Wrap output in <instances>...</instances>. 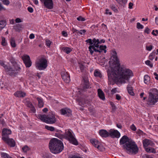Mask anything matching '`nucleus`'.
Returning a JSON list of instances; mask_svg holds the SVG:
<instances>
[{"label": "nucleus", "mask_w": 158, "mask_h": 158, "mask_svg": "<svg viewBox=\"0 0 158 158\" xmlns=\"http://www.w3.org/2000/svg\"><path fill=\"white\" fill-rule=\"evenodd\" d=\"M109 63L113 65H117L113 71H108V76L109 80H113L116 82L126 83L125 80L128 81L133 74L132 71L128 69L120 67L119 61L117 56V53L115 50H113Z\"/></svg>", "instance_id": "obj_1"}, {"label": "nucleus", "mask_w": 158, "mask_h": 158, "mask_svg": "<svg viewBox=\"0 0 158 158\" xmlns=\"http://www.w3.org/2000/svg\"><path fill=\"white\" fill-rule=\"evenodd\" d=\"M120 145L124 144L123 147L127 152L135 154L138 152V148L135 142L130 141L129 138L126 135L123 136L120 140Z\"/></svg>", "instance_id": "obj_2"}, {"label": "nucleus", "mask_w": 158, "mask_h": 158, "mask_svg": "<svg viewBox=\"0 0 158 158\" xmlns=\"http://www.w3.org/2000/svg\"><path fill=\"white\" fill-rule=\"evenodd\" d=\"M49 147L52 153L57 154L62 151L64 148V145L60 140L56 138H53L49 141Z\"/></svg>", "instance_id": "obj_3"}, {"label": "nucleus", "mask_w": 158, "mask_h": 158, "mask_svg": "<svg viewBox=\"0 0 158 158\" xmlns=\"http://www.w3.org/2000/svg\"><path fill=\"white\" fill-rule=\"evenodd\" d=\"M158 102V90L152 89L149 93L147 104L148 106L154 105Z\"/></svg>", "instance_id": "obj_4"}, {"label": "nucleus", "mask_w": 158, "mask_h": 158, "mask_svg": "<svg viewBox=\"0 0 158 158\" xmlns=\"http://www.w3.org/2000/svg\"><path fill=\"white\" fill-rule=\"evenodd\" d=\"M40 120L46 123L53 124L56 121L55 115L52 113L49 114L48 115H40Z\"/></svg>", "instance_id": "obj_5"}, {"label": "nucleus", "mask_w": 158, "mask_h": 158, "mask_svg": "<svg viewBox=\"0 0 158 158\" xmlns=\"http://www.w3.org/2000/svg\"><path fill=\"white\" fill-rule=\"evenodd\" d=\"M64 137L66 139L69 140L72 144L75 145L78 144L77 140L74 136L70 130H65Z\"/></svg>", "instance_id": "obj_6"}, {"label": "nucleus", "mask_w": 158, "mask_h": 158, "mask_svg": "<svg viewBox=\"0 0 158 158\" xmlns=\"http://www.w3.org/2000/svg\"><path fill=\"white\" fill-rule=\"evenodd\" d=\"M89 82L88 77L84 75L82 77V80L80 85L81 89L82 91H85L86 89L91 88Z\"/></svg>", "instance_id": "obj_7"}, {"label": "nucleus", "mask_w": 158, "mask_h": 158, "mask_svg": "<svg viewBox=\"0 0 158 158\" xmlns=\"http://www.w3.org/2000/svg\"><path fill=\"white\" fill-rule=\"evenodd\" d=\"M106 45H100L99 47V49H97L95 48L94 45H90L89 47V51L91 55H92L94 51L96 52H98L101 53L103 51L105 53L106 52Z\"/></svg>", "instance_id": "obj_8"}, {"label": "nucleus", "mask_w": 158, "mask_h": 158, "mask_svg": "<svg viewBox=\"0 0 158 158\" xmlns=\"http://www.w3.org/2000/svg\"><path fill=\"white\" fill-rule=\"evenodd\" d=\"M13 66V67L11 66H8L5 70L6 72L10 76H15L18 73L17 70L18 69H20V68L18 66Z\"/></svg>", "instance_id": "obj_9"}, {"label": "nucleus", "mask_w": 158, "mask_h": 158, "mask_svg": "<svg viewBox=\"0 0 158 158\" xmlns=\"http://www.w3.org/2000/svg\"><path fill=\"white\" fill-rule=\"evenodd\" d=\"M48 60L44 55L40 56V70H44L48 66Z\"/></svg>", "instance_id": "obj_10"}, {"label": "nucleus", "mask_w": 158, "mask_h": 158, "mask_svg": "<svg viewBox=\"0 0 158 158\" xmlns=\"http://www.w3.org/2000/svg\"><path fill=\"white\" fill-rule=\"evenodd\" d=\"M22 59L27 68L30 67L31 65L32 62L30 56L27 55H24L22 56Z\"/></svg>", "instance_id": "obj_11"}, {"label": "nucleus", "mask_w": 158, "mask_h": 158, "mask_svg": "<svg viewBox=\"0 0 158 158\" xmlns=\"http://www.w3.org/2000/svg\"><path fill=\"white\" fill-rule=\"evenodd\" d=\"M2 139L11 147H13L15 145V142L13 139L5 136L2 137Z\"/></svg>", "instance_id": "obj_12"}, {"label": "nucleus", "mask_w": 158, "mask_h": 158, "mask_svg": "<svg viewBox=\"0 0 158 158\" xmlns=\"http://www.w3.org/2000/svg\"><path fill=\"white\" fill-rule=\"evenodd\" d=\"M44 3L45 7L48 9L53 8V2L52 0H40Z\"/></svg>", "instance_id": "obj_13"}, {"label": "nucleus", "mask_w": 158, "mask_h": 158, "mask_svg": "<svg viewBox=\"0 0 158 158\" xmlns=\"http://www.w3.org/2000/svg\"><path fill=\"white\" fill-rule=\"evenodd\" d=\"M120 136V132L117 130H110L109 131V136L113 138H119Z\"/></svg>", "instance_id": "obj_14"}, {"label": "nucleus", "mask_w": 158, "mask_h": 158, "mask_svg": "<svg viewBox=\"0 0 158 158\" xmlns=\"http://www.w3.org/2000/svg\"><path fill=\"white\" fill-rule=\"evenodd\" d=\"M61 76L63 81L66 83H69L70 81L69 74L67 72H62L61 73Z\"/></svg>", "instance_id": "obj_15"}, {"label": "nucleus", "mask_w": 158, "mask_h": 158, "mask_svg": "<svg viewBox=\"0 0 158 158\" xmlns=\"http://www.w3.org/2000/svg\"><path fill=\"white\" fill-rule=\"evenodd\" d=\"M61 114L63 115H66L67 116H70L72 115V111L67 108H63L60 110Z\"/></svg>", "instance_id": "obj_16"}, {"label": "nucleus", "mask_w": 158, "mask_h": 158, "mask_svg": "<svg viewBox=\"0 0 158 158\" xmlns=\"http://www.w3.org/2000/svg\"><path fill=\"white\" fill-rule=\"evenodd\" d=\"M25 104L26 106L30 108L31 110L33 113H35V109L34 107L33 106L31 102L29 101V100H26L25 102Z\"/></svg>", "instance_id": "obj_17"}, {"label": "nucleus", "mask_w": 158, "mask_h": 158, "mask_svg": "<svg viewBox=\"0 0 158 158\" xmlns=\"http://www.w3.org/2000/svg\"><path fill=\"white\" fill-rule=\"evenodd\" d=\"M109 131L108 132L106 130L101 129L99 131V134L102 137L106 138L109 136Z\"/></svg>", "instance_id": "obj_18"}, {"label": "nucleus", "mask_w": 158, "mask_h": 158, "mask_svg": "<svg viewBox=\"0 0 158 158\" xmlns=\"http://www.w3.org/2000/svg\"><path fill=\"white\" fill-rule=\"evenodd\" d=\"M91 143L95 147L97 148L99 150H100V143L97 140L95 139H91L90 140Z\"/></svg>", "instance_id": "obj_19"}, {"label": "nucleus", "mask_w": 158, "mask_h": 158, "mask_svg": "<svg viewBox=\"0 0 158 158\" xmlns=\"http://www.w3.org/2000/svg\"><path fill=\"white\" fill-rule=\"evenodd\" d=\"M11 131L10 129H3L2 131V137L5 136L9 137L8 135L11 134Z\"/></svg>", "instance_id": "obj_20"}, {"label": "nucleus", "mask_w": 158, "mask_h": 158, "mask_svg": "<svg viewBox=\"0 0 158 158\" xmlns=\"http://www.w3.org/2000/svg\"><path fill=\"white\" fill-rule=\"evenodd\" d=\"M15 96L17 97H23L26 95V94L22 91H17L14 94Z\"/></svg>", "instance_id": "obj_21"}, {"label": "nucleus", "mask_w": 158, "mask_h": 158, "mask_svg": "<svg viewBox=\"0 0 158 158\" xmlns=\"http://www.w3.org/2000/svg\"><path fill=\"white\" fill-rule=\"evenodd\" d=\"M98 96L99 98L102 100L105 99V98L104 93L100 89H98Z\"/></svg>", "instance_id": "obj_22"}, {"label": "nucleus", "mask_w": 158, "mask_h": 158, "mask_svg": "<svg viewBox=\"0 0 158 158\" xmlns=\"http://www.w3.org/2000/svg\"><path fill=\"white\" fill-rule=\"evenodd\" d=\"M151 141L150 140L147 139H145L143 141V146L144 147L146 148L148 146L151 144Z\"/></svg>", "instance_id": "obj_23"}, {"label": "nucleus", "mask_w": 158, "mask_h": 158, "mask_svg": "<svg viewBox=\"0 0 158 158\" xmlns=\"http://www.w3.org/2000/svg\"><path fill=\"white\" fill-rule=\"evenodd\" d=\"M127 89L129 94L132 96L134 95V93L133 92L132 87L130 85H128L127 87Z\"/></svg>", "instance_id": "obj_24"}, {"label": "nucleus", "mask_w": 158, "mask_h": 158, "mask_svg": "<svg viewBox=\"0 0 158 158\" xmlns=\"http://www.w3.org/2000/svg\"><path fill=\"white\" fill-rule=\"evenodd\" d=\"M10 43L12 47L15 48L16 47L15 40L14 38L12 37L10 38Z\"/></svg>", "instance_id": "obj_25"}, {"label": "nucleus", "mask_w": 158, "mask_h": 158, "mask_svg": "<svg viewBox=\"0 0 158 158\" xmlns=\"http://www.w3.org/2000/svg\"><path fill=\"white\" fill-rule=\"evenodd\" d=\"M9 60L13 66H18L17 63L15 61V59L13 57H10L9 59Z\"/></svg>", "instance_id": "obj_26"}, {"label": "nucleus", "mask_w": 158, "mask_h": 158, "mask_svg": "<svg viewBox=\"0 0 158 158\" xmlns=\"http://www.w3.org/2000/svg\"><path fill=\"white\" fill-rule=\"evenodd\" d=\"M6 25V22L4 20L0 21V31Z\"/></svg>", "instance_id": "obj_27"}, {"label": "nucleus", "mask_w": 158, "mask_h": 158, "mask_svg": "<svg viewBox=\"0 0 158 158\" xmlns=\"http://www.w3.org/2000/svg\"><path fill=\"white\" fill-rule=\"evenodd\" d=\"M62 50L66 53L69 54L72 51V49L69 47H63Z\"/></svg>", "instance_id": "obj_28"}, {"label": "nucleus", "mask_w": 158, "mask_h": 158, "mask_svg": "<svg viewBox=\"0 0 158 158\" xmlns=\"http://www.w3.org/2000/svg\"><path fill=\"white\" fill-rule=\"evenodd\" d=\"M150 78L148 75H145L144 77V82L145 83L148 84L150 81Z\"/></svg>", "instance_id": "obj_29"}, {"label": "nucleus", "mask_w": 158, "mask_h": 158, "mask_svg": "<svg viewBox=\"0 0 158 158\" xmlns=\"http://www.w3.org/2000/svg\"><path fill=\"white\" fill-rule=\"evenodd\" d=\"M94 74L95 76L101 77H102V74L100 72L97 70L94 71Z\"/></svg>", "instance_id": "obj_30"}, {"label": "nucleus", "mask_w": 158, "mask_h": 158, "mask_svg": "<svg viewBox=\"0 0 158 158\" xmlns=\"http://www.w3.org/2000/svg\"><path fill=\"white\" fill-rule=\"evenodd\" d=\"M45 128L46 129L51 131H53L55 130V128L52 126H49L46 125L45 126Z\"/></svg>", "instance_id": "obj_31"}, {"label": "nucleus", "mask_w": 158, "mask_h": 158, "mask_svg": "<svg viewBox=\"0 0 158 158\" xmlns=\"http://www.w3.org/2000/svg\"><path fill=\"white\" fill-rule=\"evenodd\" d=\"M60 133H55V135L61 139L65 138L64 134L63 135L61 134Z\"/></svg>", "instance_id": "obj_32"}, {"label": "nucleus", "mask_w": 158, "mask_h": 158, "mask_svg": "<svg viewBox=\"0 0 158 158\" xmlns=\"http://www.w3.org/2000/svg\"><path fill=\"white\" fill-rule=\"evenodd\" d=\"M2 40L1 44L3 46H6L7 45V43L6 42V39L5 37H2Z\"/></svg>", "instance_id": "obj_33"}, {"label": "nucleus", "mask_w": 158, "mask_h": 158, "mask_svg": "<svg viewBox=\"0 0 158 158\" xmlns=\"http://www.w3.org/2000/svg\"><path fill=\"white\" fill-rule=\"evenodd\" d=\"M0 1L2 2L4 5L7 6H8L10 3V2L9 0H0Z\"/></svg>", "instance_id": "obj_34"}, {"label": "nucleus", "mask_w": 158, "mask_h": 158, "mask_svg": "<svg viewBox=\"0 0 158 158\" xmlns=\"http://www.w3.org/2000/svg\"><path fill=\"white\" fill-rule=\"evenodd\" d=\"M110 7L111 9L114 12H117L118 11L117 9L115 7L114 5H110Z\"/></svg>", "instance_id": "obj_35"}, {"label": "nucleus", "mask_w": 158, "mask_h": 158, "mask_svg": "<svg viewBox=\"0 0 158 158\" xmlns=\"http://www.w3.org/2000/svg\"><path fill=\"white\" fill-rule=\"evenodd\" d=\"M42 158H52L51 155L48 153H45L42 156Z\"/></svg>", "instance_id": "obj_36"}, {"label": "nucleus", "mask_w": 158, "mask_h": 158, "mask_svg": "<svg viewBox=\"0 0 158 158\" xmlns=\"http://www.w3.org/2000/svg\"><path fill=\"white\" fill-rule=\"evenodd\" d=\"M2 156L3 157V158H9L10 156L6 153H2Z\"/></svg>", "instance_id": "obj_37"}, {"label": "nucleus", "mask_w": 158, "mask_h": 158, "mask_svg": "<svg viewBox=\"0 0 158 158\" xmlns=\"http://www.w3.org/2000/svg\"><path fill=\"white\" fill-rule=\"evenodd\" d=\"M0 65L3 66L5 69L6 70V69L7 68V67L8 66L6 65L3 61L2 60H0Z\"/></svg>", "instance_id": "obj_38"}, {"label": "nucleus", "mask_w": 158, "mask_h": 158, "mask_svg": "<svg viewBox=\"0 0 158 158\" xmlns=\"http://www.w3.org/2000/svg\"><path fill=\"white\" fill-rule=\"evenodd\" d=\"M45 42L46 46L48 47H50L52 42L48 39H46Z\"/></svg>", "instance_id": "obj_39"}, {"label": "nucleus", "mask_w": 158, "mask_h": 158, "mask_svg": "<svg viewBox=\"0 0 158 158\" xmlns=\"http://www.w3.org/2000/svg\"><path fill=\"white\" fill-rule=\"evenodd\" d=\"M137 28L139 29H142L143 28V26L140 23L138 22L137 23Z\"/></svg>", "instance_id": "obj_40"}, {"label": "nucleus", "mask_w": 158, "mask_h": 158, "mask_svg": "<svg viewBox=\"0 0 158 158\" xmlns=\"http://www.w3.org/2000/svg\"><path fill=\"white\" fill-rule=\"evenodd\" d=\"M35 65L37 69H40V60H37L36 61Z\"/></svg>", "instance_id": "obj_41"}, {"label": "nucleus", "mask_w": 158, "mask_h": 158, "mask_svg": "<svg viewBox=\"0 0 158 158\" xmlns=\"http://www.w3.org/2000/svg\"><path fill=\"white\" fill-rule=\"evenodd\" d=\"M145 63L147 65L149 66L151 68L153 67V65L151 64V62L149 60H147L145 61Z\"/></svg>", "instance_id": "obj_42"}, {"label": "nucleus", "mask_w": 158, "mask_h": 158, "mask_svg": "<svg viewBox=\"0 0 158 158\" xmlns=\"http://www.w3.org/2000/svg\"><path fill=\"white\" fill-rule=\"evenodd\" d=\"M86 32V31L85 29L81 30L79 31H78V32H77V33H79L81 35H84Z\"/></svg>", "instance_id": "obj_43"}, {"label": "nucleus", "mask_w": 158, "mask_h": 158, "mask_svg": "<svg viewBox=\"0 0 158 158\" xmlns=\"http://www.w3.org/2000/svg\"><path fill=\"white\" fill-rule=\"evenodd\" d=\"M85 41L87 43H89L90 45H92L94 44V43L92 41V39H88V40H86Z\"/></svg>", "instance_id": "obj_44"}, {"label": "nucleus", "mask_w": 158, "mask_h": 158, "mask_svg": "<svg viewBox=\"0 0 158 158\" xmlns=\"http://www.w3.org/2000/svg\"><path fill=\"white\" fill-rule=\"evenodd\" d=\"M92 41L94 43H96L98 44H100V41L98 39H96L94 38L92 40Z\"/></svg>", "instance_id": "obj_45"}, {"label": "nucleus", "mask_w": 158, "mask_h": 158, "mask_svg": "<svg viewBox=\"0 0 158 158\" xmlns=\"http://www.w3.org/2000/svg\"><path fill=\"white\" fill-rule=\"evenodd\" d=\"M29 149V148L27 146H25L22 148V150L24 152H27Z\"/></svg>", "instance_id": "obj_46"}, {"label": "nucleus", "mask_w": 158, "mask_h": 158, "mask_svg": "<svg viewBox=\"0 0 158 158\" xmlns=\"http://www.w3.org/2000/svg\"><path fill=\"white\" fill-rule=\"evenodd\" d=\"M77 19L78 21H85V18L82 17L81 16H80L79 17H77Z\"/></svg>", "instance_id": "obj_47"}, {"label": "nucleus", "mask_w": 158, "mask_h": 158, "mask_svg": "<svg viewBox=\"0 0 158 158\" xmlns=\"http://www.w3.org/2000/svg\"><path fill=\"white\" fill-rule=\"evenodd\" d=\"M142 157V158H153V157L152 156L146 154L143 155Z\"/></svg>", "instance_id": "obj_48"}, {"label": "nucleus", "mask_w": 158, "mask_h": 158, "mask_svg": "<svg viewBox=\"0 0 158 158\" xmlns=\"http://www.w3.org/2000/svg\"><path fill=\"white\" fill-rule=\"evenodd\" d=\"M79 67L81 72H83L85 68V66L82 64H80Z\"/></svg>", "instance_id": "obj_49"}, {"label": "nucleus", "mask_w": 158, "mask_h": 158, "mask_svg": "<svg viewBox=\"0 0 158 158\" xmlns=\"http://www.w3.org/2000/svg\"><path fill=\"white\" fill-rule=\"evenodd\" d=\"M150 31H151L149 29V28L148 27H147L145 28V29L144 31V32L147 33V34H149L150 33Z\"/></svg>", "instance_id": "obj_50"}, {"label": "nucleus", "mask_w": 158, "mask_h": 158, "mask_svg": "<svg viewBox=\"0 0 158 158\" xmlns=\"http://www.w3.org/2000/svg\"><path fill=\"white\" fill-rule=\"evenodd\" d=\"M152 47L153 46L152 45H150L149 46H147L146 47V50L149 51H150L152 49Z\"/></svg>", "instance_id": "obj_51"}, {"label": "nucleus", "mask_w": 158, "mask_h": 158, "mask_svg": "<svg viewBox=\"0 0 158 158\" xmlns=\"http://www.w3.org/2000/svg\"><path fill=\"white\" fill-rule=\"evenodd\" d=\"M130 127H131V129L133 131H135L136 129L135 126V125L134 124H132L131 126Z\"/></svg>", "instance_id": "obj_52"}, {"label": "nucleus", "mask_w": 158, "mask_h": 158, "mask_svg": "<svg viewBox=\"0 0 158 158\" xmlns=\"http://www.w3.org/2000/svg\"><path fill=\"white\" fill-rule=\"evenodd\" d=\"M62 34L65 37H67L68 36V34L67 32L65 31H62Z\"/></svg>", "instance_id": "obj_53"}, {"label": "nucleus", "mask_w": 158, "mask_h": 158, "mask_svg": "<svg viewBox=\"0 0 158 158\" xmlns=\"http://www.w3.org/2000/svg\"><path fill=\"white\" fill-rule=\"evenodd\" d=\"M116 99L118 100H120L121 99V96L118 94H116Z\"/></svg>", "instance_id": "obj_54"}, {"label": "nucleus", "mask_w": 158, "mask_h": 158, "mask_svg": "<svg viewBox=\"0 0 158 158\" xmlns=\"http://www.w3.org/2000/svg\"><path fill=\"white\" fill-rule=\"evenodd\" d=\"M16 27L17 29H20L22 28L23 25L21 24H18L16 25Z\"/></svg>", "instance_id": "obj_55"}, {"label": "nucleus", "mask_w": 158, "mask_h": 158, "mask_svg": "<svg viewBox=\"0 0 158 158\" xmlns=\"http://www.w3.org/2000/svg\"><path fill=\"white\" fill-rule=\"evenodd\" d=\"M2 10H6V9L4 7L2 4L0 3V11H1Z\"/></svg>", "instance_id": "obj_56"}, {"label": "nucleus", "mask_w": 158, "mask_h": 158, "mask_svg": "<svg viewBox=\"0 0 158 158\" xmlns=\"http://www.w3.org/2000/svg\"><path fill=\"white\" fill-rule=\"evenodd\" d=\"M106 14L111 15H112V13L109 11V10L108 9H106V12L105 13Z\"/></svg>", "instance_id": "obj_57"}, {"label": "nucleus", "mask_w": 158, "mask_h": 158, "mask_svg": "<svg viewBox=\"0 0 158 158\" xmlns=\"http://www.w3.org/2000/svg\"><path fill=\"white\" fill-rule=\"evenodd\" d=\"M99 44H96V43H94V44H93V45H94V46L96 48H97V49H99V47H100L99 45Z\"/></svg>", "instance_id": "obj_58"}, {"label": "nucleus", "mask_w": 158, "mask_h": 158, "mask_svg": "<svg viewBox=\"0 0 158 158\" xmlns=\"http://www.w3.org/2000/svg\"><path fill=\"white\" fill-rule=\"evenodd\" d=\"M44 103L42 99L40 98V108L43 107Z\"/></svg>", "instance_id": "obj_59"}, {"label": "nucleus", "mask_w": 158, "mask_h": 158, "mask_svg": "<svg viewBox=\"0 0 158 158\" xmlns=\"http://www.w3.org/2000/svg\"><path fill=\"white\" fill-rule=\"evenodd\" d=\"M152 148H145V150L147 152H153L152 151H151Z\"/></svg>", "instance_id": "obj_60"}, {"label": "nucleus", "mask_w": 158, "mask_h": 158, "mask_svg": "<svg viewBox=\"0 0 158 158\" xmlns=\"http://www.w3.org/2000/svg\"><path fill=\"white\" fill-rule=\"evenodd\" d=\"M111 91L112 94H114L116 93L117 92V88H114V89H113L111 90Z\"/></svg>", "instance_id": "obj_61"}, {"label": "nucleus", "mask_w": 158, "mask_h": 158, "mask_svg": "<svg viewBox=\"0 0 158 158\" xmlns=\"http://www.w3.org/2000/svg\"><path fill=\"white\" fill-rule=\"evenodd\" d=\"M27 10L30 13L33 12V11L32 8L29 7L27 8Z\"/></svg>", "instance_id": "obj_62"}, {"label": "nucleus", "mask_w": 158, "mask_h": 158, "mask_svg": "<svg viewBox=\"0 0 158 158\" xmlns=\"http://www.w3.org/2000/svg\"><path fill=\"white\" fill-rule=\"evenodd\" d=\"M15 22L17 23H19L22 22L21 19L19 18H17L15 20Z\"/></svg>", "instance_id": "obj_63"}, {"label": "nucleus", "mask_w": 158, "mask_h": 158, "mask_svg": "<svg viewBox=\"0 0 158 158\" xmlns=\"http://www.w3.org/2000/svg\"><path fill=\"white\" fill-rule=\"evenodd\" d=\"M137 133L139 135H142L143 133V131L139 130L137 131Z\"/></svg>", "instance_id": "obj_64"}]
</instances>
